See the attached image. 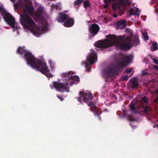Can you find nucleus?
<instances>
[{
  "mask_svg": "<svg viewBox=\"0 0 158 158\" xmlns=\"http://www.w3.org/2000/svg\"><path fill=\"white\" fill-rule=\"evenodd\" d=\"M108 37L109 39L106 41L99 40L96 42L94 44L95 46L98 48H107L116 44V46L121 50L126 51L131 49L133 45L131 36H117L110 34Z\"/></svg>",
  "mask_w": 158,
  "mask_h": 158,
  "instance_id": "f257e3e1",
  "label": "nucleus"
},
{
  "mask_svg": "<svg viewBox=\"0 0 158 158\" xmlns=\"http://www.w3.org/2000/svg\"><path fill=\"white\" fill-rule=\"evenodd\" d=\"M25 5L23 8V13L20 15V23L24 27L27 29H31L33 34L36 36H38L44 32L48 30L47 25L46 24H42L40 27H36V25L31 18L27 13L30 15L33 14L34 8L33 6H28Z\"/></svg>",
  "mask_w": 158,
  "mask_h": 158,
  "instance_id": "f03ea898",
  "label": "nucleus"
},
{
  "mask_svg": "<svg viewBox=\"0 0 158 158\" xmlns=\"http://www.w3.org/2000/svg\"><path fill=\"white\" fill-rule=\"evenodd\" d=\"M72 73L69 72L68 73H63L62 74L63 80H65L66 81L64 83H59L57 82H54L53 85L58 91L61 93L66 91L69 92V84L71 85L73 84H77L79 81V77L77 75L72 76Z\"/></svg>",
  "mask_w": 158,
  "mask_h": 158,
  "instance_id": "7ed1b4c3",
  "label": "nucleus"
},
{
  "mask_svg": "<svg viewBox=\"0 0 158 158\" xmlns=\"http://www.w3.org/2000/svg\"><path fill=\"white\" fill-rule=\"evenodd\" d=\"M80 97L78 98L77 100L80 102H82L83 101L84 102L86 103L87 105L91 107L90 109L94 112V114L98 118L101 120V117L99 113L96 111L97 110V107L95 104L92 102L93 97L91 93L88 94L85 93L84 92L81 91L80 92Z\"/></svg>",
  "mask_w": 158,
  "mask_h": 158,
  "instance_id": "20e7f679",
  "label": "nucleus"
},
{
  "mask_svg": "<svg viewBox=\"0 0 158 158\" xmlns=\"http://www.w3.org/2000/svg\"><path fill=\"white\" fill-rule=\"evenodd\" d=\"M30 65L33 69L40 71L44 74H45L46 73L50 72L45 62H42L36 58H34Z\"/></svg>",
  "mask_w": 158,
  "mask_h": 158,
  "instance_id": "39448f33",
  "label": "nucleus"
},
{
  "mask_svg": "<svg viewBox=\"0 0 158 158\" xmlns=\"http://www.w3.org/2000/svg\"><path fill=\"white\" fill-rule=\"evenodd\" d=\"M0 14L2 16L5 21L12 28L16 29V26L15 19L10 13L7 12L3 8L0 6Z\"/></svg>",
  "mask_w": 158,
  "mask_h": 158,
  "instance_id": "423d86ee",
  "label": "nucleus"
},
{
  "mask_svg": "<svg viewBox=\"0 0 158 158\" xmlns=\"http://www.w3.org/2000/svg\"><path fill=\"white\" fill-rule=\"evenodd\" d=\"M97 60L96 53L94 50H93L89 54V56L86 58L87 61L85 62L83 61L82 64L84 63L86 70L89 72L91 70V65L95 63Z\"/></svg>",
  "mask_w": 158,
  "mask_h": 158,
  "instance_id": "0eeeda50",
  "label": "nucleus"
},
{
  "mask_svg": "<svg viewBox=\"0 0 158 158\" xmlns=\"http://www.w3.org/2000/svg\"><path fill=\"white\" fill-rule=\"evenodd\" d=\"M16 52L18 54L21 55H23L24 54L23 57L27 62V65H30L35 58L30 52L25 49L24 46L19 47L17 50Z\"/></svg>",
  "mask_w": 158,
  "mask_h": 158,
  "instance_id": "6e6552de",
  "label": "nucleus"
},
{
  "mask_svg": "<svg viewBox=\"0 0 158 158\" xmlns=\"http://www.w3.org/2000/svg\"><path fill=\"white\" fill-rule=\"evenodd\" d=\"M120 69L117 64L113 67L105 69L103 70V75L106 78H108L115 75Z\"/></svg>",
  "mask_w": 158,
  "mask_h": 158,
  "instance_id": "1a4fd4ad",
  "label": "nucleus"
},
{
  "mask_svg": "<svg viewBox=\"0 0 158 158\" xmlns=\"http://www.w3.org/2000/svg\"><path fill=\"white\" fill-rule=\"evenodd\" d=\"M132 59L131 56H125L124 55L123 58L121 59V61L118 63L117 64L120 69L123 68L127 64H128L131 61Z\"/></svg>",
  "mask_w": 158,
  "mask_h": 158,
  "instance_id": "9d476101",
  "label": "nucleus"
},
{
  "mask_svg": "<svg viewBox=\"0 0 158 158\" xmlns=\"http://www.w3.org/2000/svg\"><path fill=\"white\" fill-rule=\"evenodd\" d=\"M99 26L97 24L94 23L92 24L89 28V31L90 33V35L94 36L96 35L99 30Z\"/></svg>",
  "mask_w": 158,
  "mask_h": 158,
  "instance_id": "9b49d317",
  "label": "nucleus"
},
{
  "mask_svg": "<svg viewBox=\"0 0 158 158\" xmlns=\"http://www.w3.org/2000/svg\"><path fill=\"white\" fill-rule=\"evenodd\" d=\"M69 16L64 12L60 13L59 16L56 19L58 22L59 23L64 22L68 18Z\"/></svg>",
  "mask_w": 158,
  "mask_h": 158,
  "instance_id": "f8f14e48",
  "label": "nucleus"
},
{
  "mask_svg": "<svg viewBox=\"0 0 158 158\" xmlns=\"http://www.w3.org/2000/svg\"><path fill=\"white\" fill-rule=\"evenodd\" d=\"M121 6L120 3L117 2H114L112 5V9L114 12L118 11L120 12L121 14H123V11L121 8Z\"/></svg>",
  "mask_w": 158,
  "mask_h": 158,
  "instance_id": "ddd939ff",
  "label": "nucleus"
},
{
  "mask_svg": "<svg viewBox=\"0 0 158 158\" xmlns=\"http://www.w3.org/2000/svg\"><path fill=\"white\" fill-rule=\"evenodd\" d=\"M66 21L64 23V26L66 27H72L74 23V20L72 18H68Z\"/></svg>",
  "mask_w": 158,
  "mask_h": 158,
  "instance_id": "4468645a",
  "label": "nucleus"
},
{
  "mask_svg": "<svg viewBox=\"0 0 158 158\" xmlns=\"http://www.w3.org/2000/svg\"><path fill=\"white\" fill-rule=\"evenodd\" d=\"M127 23L125 20L122 19L118 21L116 24V26L120 29H123L126 27Z\"/></svg>",
  "mask_w": 158,
  "mask_h": 158,
  "instance_id": "2eb2a0df",
  "label": "nucleus"
},
{
  "mask_svg": "<svg viewBox=\"0 0 158 158\" xmlns=\"http://www.w3.org/2000/svg\"><path fill=\"white\" fill-rule=\"evenodd\" d=\"M131 87L133 88H137L138 86V82L136 79L133 78L130 80Z\"/></svg>",
  "mask_w": 158,
  "mask_h": 158,
  "instance_id": "dca6fc26",
  "label": "nucleus"
},
{
  "mask_svg": "<svg viewBox=\"0 0 158 158\" xmlns=\"http://www.w3.org/2000/svg\"><path fill=\"white\" fill-rule=\"evenodd\" d=\"M129 12H130V15H137L139 16V13H138V9L136 8H131L129 9Z\"/></svg>",
  "mask_w": 158,
  "mask_h": 158,
  "instance_id": "f3484780",
  "label": "nucleus"
},
{
  "mask_svg": "<svg viewBox=\"0 0 158 158\" xmlns=\"http://www.w3.org/2000/svg\"><path fill=\"white\" fill-rule=\"evenodd\" d=\"M129 106L130 110L135 113H137V111L135 107V105L132 102Z\"/></svg>",
  "mask_w": 158,
  "mask_h": 158,
  "instance_id": "a211bd4d",
  "label": "nucleus"
},
{
  "mask_svg": "<svg viewBox=\"0 0 158 158\" xmlns=\"http://www.w3.org/2000/svg\"><path fill=\"white\" fill-rule=\"evenodd\" d=\"M139 40L138 39V36H135L134 39L133 40L132 44L133 45L135 46L139 44Z\"/></svg>",
  "mask_w": 158,
  "mask_h": 158,
  "instance_id": "6ab92c4d",
  "label": "nucleus"
},
{
  "mask_svg": "<svg viewBox=\"0 0 158 158\" xmlns=\"http://www.w3.org/2000/svg\"><path fill=\"white\" fill-rule=\"evenodd\" d=\"M83 6L86 9L88 7H89L91 5V3L89 1H84L83 2Z\"/></svg>",
  "mask_w": 158,
  "mask_h": 158,
  "instance_id": "aec40b11",
  "label": "nucleus"
},
{
  "mask_svg": "<svg viewBox=\"0 0 158 158\" xmlns=\"http://www.w3.org/2000/svg\"><path fill=\"white\" fill-rule=\"evenodd\" d=\"M151 111V108L148 106L147 105L145 106L144 108V109L143 110V112L144 113H147L149 111Z\"/></svg>",
  "mask_w": 158,
  "mask_h": 158,
  "instance_id": "412c9836",
  "label": "nucleus"
},
{
  "mask_svg": "<svg viewBox=\"0 0 158 158\" xmlns=\"http://www.w3.org/2000/svg\"><path fill=\"white\" fill-rule=\"evenodd\" d=\"M158 49V45L157 43L156 42L153 43L152 44V51H154L157 50Z\"/></svg>",
  "mask_w": 158,
  "mask_h": 158,
  "instance_id": "4be33fe9",
  "label": "nucleus"
},
{
  "mask_svg": "<svg viewBox=\"0 0 158 158\" xmlns=\"http://www.w3.org/2000/svg\"><path fill=\"white\" fill-rule=\"evenodd\" d=\"M38 11L39 12L38 15L40 16H41L44 12V9L42 8H39L38 10Z\"/></svg>",
  "mask_w": 158,
  "mask_h": 158,
  "instance_id": "5701e85b",
  "label": "nucleus"
},
{
  "mask_svg": "<svg viewBox=\"0 0 158 158\" xmlns=\"http://www.w3.org/2000/svg\"><path fill=\"white\" fill-rule=\"evenodd\" d=\"M143 101L144 103L147 105L148 101V98L146 96H144L142 98Z\"/></svg>",
  "mask_w": 158,
  "mask_h": 158,
  "instance_id": "b1692460",
  "label": "nucleus"
},
{
  "mask_svg": "<svg viewBox=\"0 0 158 158\" xmlns=\"http://www.w3.org/2000/svg\"><path fill=\"white\" fill-rule=\"evenodd\" d=\"M83 0H77L74 2V5H79L82 3Z\"/></svg>",
  "mask_w": 158,
  "mask_h": 158,
  "instance_id": "393cba45",
  "label": "nucleus"
},
{
  "mask_svg": "<svg viewBox=\"0 0 158 158\" xmlns=\"http://www.w3.org/2000/svg\"><path fill=\"white\" fill-rule=\"evenodd\" d=\"M143 38L144 40H148L149 39V38L148 35V34L146 33H143Z\"/></svg>",
  "mask_w": 158,
  "mask_h": 158,
  "instance_id": "a878e982",
  "label": "nucleus"
},
{
  "mask_svg": "<svg viewBox=\"0 0 158 158\" xmlns=\"http://www.w3.org/2000/svg\"><path fill=\"white\" fill-rule=\"evenodd\" d=\"M49 63L50 68L53 69L54 66V64L52 62V61L51 60H49Z\"/></svg>",
  "mask_w": 158,
  "mask_h": 158,
  "instance_id": "bb28decb",
  "label": "nucleus"
},
{
  "mask_svg": "<svg viewBox=\"0 0 158 158\" xmlns=\"http://www.w3.org/2000/svg\"><path fill=\"white\" fill-rule=\"evenodd\" d=\"M116 0H104L106 4H109L111 1L115 2Z\"/></svg>",
  "mask_w": 158,
  "mask_h": 158,
  "instance_id": "cd10ccee",
  "label": "nucleus"
},
{
  "mask_svg": "<svg viewBox=\"0 0 158 158\" xmlns=\"http://www.w3.org/2000/svg\"><path fill=\"white\" fill-rule=\"evenodd\" d=\"M129 78L128 76V75H125L123 76L122 80L123 81H127L128 80Z\"/></svg>",
  "mask_w": 158,
  "mask_h": 158,
  "instance_id": "c85d7f7f",
  "label": "nucleus"
},
{
  "mask_svg": "<svg viewBox=\"0 0 158 158\" xmlns=\"http://www.w3.org/2000/svg\"><path fill=\"white\" fill-rule=\"evenodd\" d=\"M44 75H45L48 78H51L52 77V74L49 73V72L46 73Z\"/></svg>",
  "mask_w": 158,
  "mask_h": 158,
  "instance_id": "c756f323",
  "label": "nucleus"
},
{
  "mask_svg": "<svg viewBox=\"0 0 158 158\" xmlns=\"http://www.w3.org/2000/svg\"><path fill=\"white\" fill-rule=\"evenodd\" d=\"M133 70L132 68H131L129 69H127L125 70V72H126L127 73H130Z\"/></svg>",
  "mask_w": 158,
  "mask_h": 158,
  "instance_id": "7c9ffc66",
  "label": "nucleus"
},
{
  "mask_svg": "<svg viewBox=\"0 0 158 158\" xmlns=\"http://www.w3.org/2000/svg\"><path fill=\"white\" fill-rule=\"evenodd\" d=\"M154 62L156 64H158V60L156 59H154L153 60Z\"/></svg>",
  "mask_w": 158,
  "mask_h": 158,
  "instance_id": "2f4dec72",
  "label": "nucleus"
},
{
  "mask_svg": "<svg viewBox=\"0 0 158 158\" xmlns=\"http://www.w3.org/2000/svg\"><path fill=\"white\" fill-rule=\"evenodd\" d=\"M148 73H147L146 72L144 71H143L142 72V75L143 76L147 75V74Z\"/></svg>",
  "mask_w": 158,
  "mask_h": 158,
  "instance_id": "473e14b6",
  "label": "nucleus"
},
{
  "mask_svg": "<svg viewBox=\"0 0 158 158\" xmlns=\"http://www.w3.org/2000/svg\"><path fill=\"white\" fill-rule=\"evenodd\" d=\"M57 96L58 97V98L59 99H60L61 101H63L64 100L63 98L62 97H61L59 95H57Z\"/></svg>",
  "mask_w": 158,
  "mask_h": 158,
  "instance_id": "72a5a7b5",
  "label": "nucleus"
},
{
  "mask_svg": "<svg viewBox=\"0 0 158 158\" xmlns=\"http://www.w3.org/2000/svg\"><path fill=\"white\" fill-rule=\"evenodd\" d=\"M106 4L104 5V8L105 9H106L108 7V5L107 4Z\"/></svg>",
  "mask_w": 158,
  "mask_h": 158,
  "instance_id": "f704fd0d",
  "label": "nucleus"
},
{
  "mask_svg": "<svg viewBox=\"0 0 158 158\" xmlns=\"http://www.w3.org/2000/svg\"><path fill=\"white\" fill-rule=\"evenodd\" d=\"M153 127L154 128H156V127H157V128H158V124H155L153 126Z\"/></svg>",
  "mask_w": 158,
  "mask_h": 158,
  "instance_id": "c9c22d12",
  "label": "nucleus"
},
{
  "mask_svg": "<svg viewBox=\"0 0 158 158\" xmlns=\"http://www.w3.org/2000/svg\"><path fill=\"white\" fill-rule=\"evenodd\" d=\"M113 16L115 18H117L118 16V15L115 13H114L113 14Z\"/></svg>",
  "mask_w": 158,
  "mask_h": 158,
  "instance_id": "e433bc0d",
  "label": "nucleus"
},
{
  "mask_svg": "<svg viewBox=\"0 0 158 158\" xmlns=\"http://www.w3.org/2000/svg\"><path fill=\"white\" fill-rule=\"evenodd\" d=\"M154 68L155 69H158V66H156V65H155V66H154Z\"/></svg>",
  "mask_w": 158,
  "mask_h": 158,
  "instance_id": "4c0bfd02",
  "label": "nucleus"
},
{
  "mask_svg": "<svg viewBox=\"0 0 158 158\" xmlns=\"http://www.w3.org/2000/svg\"><path fill=\"white\" fill-rule=\"evenodd\" d=\"M156 94H158V89H156ZM157 98H158V96H157Z\"/></svg>",
  "mask_w": 158,
  "mask_h": 158,
  "instance_id": "58836bf2",
  "label": "nucleus"
},
{
  "mask_svg": "<svg viewBox=\"0 0 158 158\" xmlns=\"http://www.w3.org/2000/svg\"><path fill=\"white\" fill-rule=\"evenodd\" d=\"M50 0L51 1H56V0Z\"/></svg>",
  "mask_w": 158,
  "mask_h": 158,
  "instance_id": "ea45409f",
  "label": "nucleus"
},
{
  "mask_svg": "<svg viewBox=\"0 0 158 158\" xmlns=\"http://www.w3.org/2000/svg\"><path fill=\"white\" fill-rule=\"evenodd\" d=\"M1 19V17H0V19Z\"/></svg>",
  "mask_w": 158,
  "mask_h": 158,
  "instance_id": "a19ab883",
  "label": "nucleus"
}]
</instances>
